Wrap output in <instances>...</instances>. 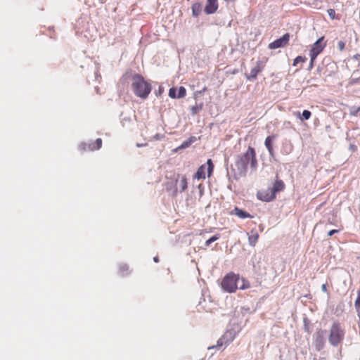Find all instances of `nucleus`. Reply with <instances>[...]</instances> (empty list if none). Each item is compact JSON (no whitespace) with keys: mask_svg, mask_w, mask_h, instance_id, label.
<instances>
[{"mask_svg":"<svg viewBox=\"0 0 360 360\" xmlns=\"http://www.w3.org/2000/svg\"><path fill=\"white\" fill-rule=\"evenodd\" d=\"M249 165L252 169H256L257 167L255 150L251 146L248 147L245 153L238 155L236 160L235 166L240 176H245L246 175Z\"/></svg>","mask_w":360,"mask_h":360,"instance_id":"nucleus-1","label":"nucleus"},{"mask_svg":"<svg viewBox=\"0 0 360 360\" xmlns=\"http://www.w3.org/2000/svg\"><path fill=\"white\" fill-rule=\"evenodd\" d=\"M131 89L134 94L141 98H146L151 91V85L141 75L132 77Z\"/></svg>","mask_w":360,"mask_h":360,"instance_id":"nucleus-2","label":"nucleus"},{"mask_svg":"<svg viewBox=\"0 0 360 360\" xmlns=\"http://www.w3.org/2000/svg\"><path fill=\"white\" fill-rule=\"evenodd\" d=\"M345 335L342 325L338 321H335L330 328L328 341L332 346L338 347L343 342Z\"/></svg>","mask_w":360,"mask_h":360,"instance_id":"nucleus-3","label":"nucleus"},{"mask_svg":"<svg viewBox=\"0 0 360 360\" xmlns=\"http://www.w3.org/2000/svg\"><path fill=\"white\" fill-rule=\"evenodd\" d=\"M240 279L238 274L230 272L224 277L221 288L228 292H234L238 289L237 283Z\"/></svg>","mask_w":360,"mask_h":360,"instance_id":"nucleus-4","label":"nucleus"},{"mask_svg":"<svg viewBox=\"0 0 360 360\" xmlns=\"http://www.w3.org/2000/svg\"><path fill=\"white\" fill-rule=\"evenodd\" d=\"M267 60L268 58H266L257 60L255 62L254 67L251 68L250 73L245 74V78L250 81L256 79L258 75L264 70Z\"/></svg>","mask_w":360,"mask_h":360,"instance_id":"nucleus-5","label":"nucleus"},{"mask_svg":"<svg viewBox=\"0 0 360 360\" xmlns=\"http://www.w3.org/2000/svg\"><path fill=\"white\" fill-rule=\"evenodd\" d=\"M327 45V41L325 40V37H320L318 40H316L311 46L309 50V56L314 58H316V57L323 51L325 47Z\"/></svg>","mask_w":360,"mask_h":360,"instance_id":"nucleus-6","label":"nucleus"},{"mask_svg":"<svg viewBox=\"0 0 360 360\" xmlns=\"http://www.w3.org/2000/svg\"><path fill=\"white\" fill-rule=\"evenodd\" d=\"M206 169L207 170V176H210L213 172V169H214V165H213L211 159H209L207 161V167L205 165H202L198 169V170L193 177L197 179H205L206 177V175H205Z\"/></svg>","mask_w":360,"mask_h":360,"instance_id":"nucleus-7","label":"nucleus"},{"mask_svg":"<svg viewBox=\"0 0 360 360\" xmlns=\"http://www.w3.org/2000/svg\"><path fill=\"white\" fill-rule=\"evenodd\" d=\"M325 330L319 328L316 330L314 336L313 345L317 351H321L325 345Z\"/></svg>","mask_w":360,"mask_h":360,"instance_id":"nucleus-8","label":"nucleus"},{"mask_svg":"<svg viewBox=\"0 0 360 360\" xmlns=\"http://www.w3.org/2000/svg\"><path fill=\"white\" fill-rule=\"evenodd\" d=\"M290 34L288 33L285 34L281 38L274 41L269 44V49H276L278 48L284 47L289 43Z\"/></svg>","mask_w":360,"mask_h":360,"instance_id":"nucleus-9","label":"nucleus"},{"mask_svg":"<svg viewBox=\"0 0 360 360\" xmlns=\"http://www.w3.org/2000/svg\"><path fill=\"white\" fill-rule=\"evenodd\" d=\"M257 197L258 199L262 201L270 202L276 198V195L272 192L271 188H268L265 191H258L257 193Z\"/></svg>","mask_w":360,"mask_h":360,"instance_id":"nucleus-10","label":"nucleus"},{"mask_svg":"<svg viewBox=\"0 0 360 360\" xmlns=\"http://www.w3.org/2000/svg\"><path fill=\"white\" fill-rule=\"evenodd\" d=\"M233 340V337H229L226 333L223 335L217 342V345L212 347H209L208 349L213 348H220L223 346H228Z\"/></svg>","mask_w":360,"mask_h":360,"instance_id":"nucleus-11","label":"nucleus"},{"mask_svg":"<svg viewBox=\"0 0 360 360\" xmlns=\"http://www.w3.org/2000/svg\"><path fill=\"white\" fill-rule=\"evenodd\" d=\"M218 0H207L205 7V12L206 14H213L218 9Z\"/></svg>","mask_w":360,"mask_h":360,"instance_id":"nucleus-12","label":"nucleus"},{"mask_svg":"<svg viewBox=\"0 0 360 360\" xmlns=\"http://www.w3.org/2000/svg\"><path fill=\"white\" fill-rule=\"evenodd\" d=\"M276 137V134H272L271 136H267L264 141V145L271 156H273L274 153L273 143Z\"/></svg>","mask_w":360,"mask_h":360,"instance_id":"nucleus-13","label":"nucleus"},{"mask_svg":"<svg viewBox=\"0 0 360 360\" xmlns=\"http://www.w3.org/2000/svg\"><path fill=\"white\" fill-rule=\"evenodd\" d=\"M259 238V235L257 231V229H253L248 233V243L250 246L255 247L258 241Z\"/></svg>","mask_w":360,"mask_h":360,"instance_id":"nucleus-14","label":"nucleus"},{"mask_svg":"<svg viewBox=\"0 0 360 360\" xmlns=\"http://www.w3.org/2000/svg\"><path fill=\"white\" fill-rule=\"evenodd\" d=\"M231 214L236 215L238 217H239L240 219L252 218L253 217V216H252L250 213L238 208V207H236L231 211Z\"/></svg>","mask_w":360,"mask_h":360,"instance_id":"nucleus-15","label":"nucleus"},{"mask_svg":"<svg viewBox=\"0 0 360 360\" xmlns=\"http://www.w3.org/2000/svg\"><path fill=\"white\" fill-rule=\"evenodd\" d=\"M285 188L284 182L281 179H277L273 184V187L270 188L276 195V193L283 191Z\"/></svg>","mask_w":360,"mask_h":360,"instance_id":"nucleus-16","label":"nucleus"},{"mask_svg":"<svg viewBox=\"0 0 360 360\" xmlns=\"http://www.w3.org/2000/svg\"><path fill=\"white\" fill-rule=\"evenodd\" d=\"M192 14L194 17H198L200 15L202 11V5L199 2H195L192 5Z\"/></svg>","mask_w":360,"mask_h":360,"instance_id":"nucleus-17","label":"nucleus"},{"mask_svg":"<svg viewBox=\"0 0 360 360\" xmlns=\"http://www.w3.org/2000/svg\"><path fill=\"white\" fill-rule=\"evenodd\" d=\"M293 149V146L290 142H285L283 143L281 152L284 155L290 154Z\"/></svg>","mask_w":360,"mask_h":360,"instance_id":"nucleus-18","label":"nucleus"},{"mask_svg":"<svg viewBox=\"0 0 360 360\" xmlns=\"http://www.w3.org/2000/svg\"><path fill=\"white\" fill-rule=\"evenodd\" d=\"M295 115H296L297 117L301 120H308L311 116V112L309 110H304L302 115L300 112H295Z\"/></svg>","mask_w":360,"mask_h":360,"instance_id":"nucleus-19","label":"nucleus"},{"mask_svg":"<svg viewBox=\"0 0 360 360\" xmlns=\"http://www.w3.org/2000/svg\"><path fill=\"white\" fill-rule=\"evenodd\" d=\"M81 148L84 150H85L86 149H88L89 150H91V151L98 150L94 142H91L89 143H83L81 145Z\"/></svg>","mask_w":360,"mask_h":360,"instance_id":"nucleus-20","label":"nucleus"},{"mask_svg":"<svg viewBox=\"0 0 360 360\" xmlns=\"http://www.w3.org/2000/svg\"><path fill=\"white\" fill-rule=\"evenodd\" d=\"M129 272V266L127 264L120 265L119 267V274L122 276L127 275Z\"/></svg>","mask_w":360,"mask_h":360,"instance_id":"nucleus-21","label":"nucleus"},{"mask_svg":"<svg viewBox=\"0 0 360 360\" xmlns=\"http://www.w3.org/2000/svg\"><path fill=\"white\" fill-rule=\"evenodd\" d=\"M188 182L187 179L185 176H183L179 181V186L181 188V192L184 191L187 188Z\"/></svg>","mask_w":360,"mask_h":360,"instance_id":"nucleus-22","label":"nucleus"},{"mask_svg":"<svg viewBox=\"0 0 360 360\" xmlns=\"http://www.w3.org/2000/svg\"><path fill=\"white\" fill-rule=\"evenodd\" d=\"M196 140V138L195 136H191L188 140L185 141L182 143L181 148H188L189 146H191V143L195 142Z\"/></svg>","mask_w":360,"mask_h":360,"instance_id":"nucleus-23","label":"nucleus"},{"mask_svg":"<svg viewBox=\"0 0 360 360\" xmlns=\"http://www.w3.org/2000/svg\"><path fill=\"white\" fill-rule=\"evenodd\" d=\"M220 238V234H215L214 236H212L210 238L207 240L205 241V246L209 247L212 243L217 240Z\"/></svg>","mask_w":360,"mask_h":360,"instance_id":"nucleus-24","label":"nucleus"},{"mask_svg":"<svg viewBox=\"0 0 360 360\" xmlns=\"http://www.w3.org/2000/svg\"><path fill=\"white\" fill-rule=\"evenodd\" d=\"M186 90L185 87L180 86L178 89V94H177L178 98H184L186 96Z\"/></svg>","mask_w":360,"mask_h":360,"instance_id":"nucleus-25","label":"nucleus"},{"mask_svg":"<svg viewBox=\"0 0 360 360\" xmlns=\"http://www.w3.org/2000/svg\"><path fill=\"white\" fill-rule=\"evenodd\" d=\"M306 60H307V58L305 57L299 56L294 59L292 65L294 66H296L299 63H304V62H306Z\"/></svg>","mask_w":360,"mask_h":360,"instance_id":"nucleus-26","label":"nucleus"},{"mask_svg":"<svg viewBox=\"0 0 360 360\" xmlns=\"http://www.w3.org/2000/svg\"><path fill=\"white\" fill-rule=\"evenodd\" d=\"M176 91L177 89L176 88H170L169 90V96L172 98H178Z\"/></svg>","mask_w":360,"mask_h":360,"instance_id":"nucleus-27","label":"nucleus"},{"mask_svg":"<svg viewBox=\"0 0 360 360\" xmlns=\"http://www.w3.org/2000/svg\"><path fill=\"white\" fill-rule=\"evenodd\" d=\"M241 281L243 282V284L239 287L240 289L244 290L250 287L249 283L247 281H245L243 278H241Z\"/></svg>","mask_w":360,"mask_h":360,"instance_id":"nucleus-28","label":"nucleus"},{"mask_svg":"<svg viewBox=\"0 0 360 360\" xmlns=\"http://www.w3.org/2000/svg\"><path fill=\"white\" fill-rule=\"evenodd\" d=\"M338 49L340 51H342L345 49V42L343 41H339L338 42Z\"/></svg>","mask_w":360,"mask_h":360,"instance_id":"nucleus-29","label":"nucleus"},{"mask_svg":"<svg viewBox=\"0 0 360 360\" xmlns=\"http://www.w3.org/2000/svg\"><path fill=\"white\" fill-rule=\"evenodd\" d=\"M202 107L200 106H192L191 108V112L193 115H195L197 114L200 110H201Z\"/></svg>","mask_w":360,"mask_h":360,"instance_id":"nucleus-30","label":"nucleus"},{"mask_svg":"<svg viewBox=\"0 0 360 360\" xmlns=\"http://www.w3.org/2000/svg\"><path fill=\"white\" fill-rule=\"evenodd\" d=\"M328 12V14L329 15V17L331 18V19H335V11L334 9H332V8H330L327 11Z\"/></svg>","mask_w":360,"mask_h":360,"instance_id":"nucleus-31","label":"nucleus"},{"mask_svg":"<svg viewBox=\"0 0 360 360\" xmlns=\"http://www.w3.org/2000/svg\"><path fill=\"white\" fill-rule=\"evenodd\" d=\"M354 305L357 311L360 310V293L359 294L358 297L355 301Z\"/></svg>","mask_w":360,"mask_h":360,"instance_id":"nucleus-32","label":"nucleus"},{"mask_svg":"<svg viewBox=\"0 0 360 360\" xmlns=\"http://www.w3.org/2000/svg\"><path fill=\"white\" fill-rule=\"evenodd\" d=\"M98 150L102 146V139L101 138H98L94 142Z\"/></svg>","mask_w":360,"mask_h":360,"instance_id":"nucleus-33","label":"nucleus"},{"mask_svg":"<svg viewBox=\"0 0 360 360\" xmlns=\"http://www.w3.org/2000/svg\"><path fill=\"white\" fill-rule=\"evenodd\" d=\"M359 111H360V107L356 108V109H354L353 110H352L350 112V114L352 115H356Z\"/></svg>","mask_w":360,"mask_h":360,"instance_id":"nucleus-34","label":"nucleus"},{"mask_svg":"<svg viewBox=\"0 0 360 360\" xmlns=\"http://www.w3.org/2000/svg\"><path fill=\"white\" fill-rule=\"evenodd\" d=\"M338 230L333 229V230H330V231L328 232V235L329 236H333V234H335V233H338Z\"/></svg>","mask_w":360,"mask_h":360,"instance_id":"nucleus-35","label":"nucleus"},{"mask_svg":"<svg viewBox=\"0 0 360 360\" xmlns=\"http://www.w3.org/2000/svg\"><path fill=\"white\" fill-rule=\"evenodd\" d=\"M207 91V87L205 86L202 90L197 91V94H202Z\"/></svg>","mask_w":360,"mask_h":360,"instance_id":"nucleus-36","label":"nucleus"},{"mask_svg":"<svg viewBox=\"0 0 360 360\" xmlns=\"http://www.w3.org/2000/svg\"><path fill=\"white\" fill-rule=\"evenodd\" d=\"M321 289L323 291L326 292L327 291V285L326 284H323L321 286Z\"/></svg>","mask_w":360,"mask_h":360,"instance_id":"nucleus-37","label":"nucleus"},{"mask_svg":"<svg viewBox=\"0 0 360 360\" xmlns=\"http://www.w3.org/2000/svg\"><path fill=\"white\" fill-rule=\"evenodd\" d=\"M315 60H316V58H314V59L312 60V58H310V67H311V68H312V67H313V65H314V63Z\"/></svg>","mask_w":360,"mask_h":360,"instance_id":"nucleus-38","label":"nucleus"},{"mask_svg":"<svg viewBox=\"0 0 360 360\" xmlns=\"http://www.w3.org/2000/svg\"><path fill=\"white\" fill-rule=\"evenodd\" d=\"M359 81H360V77L359 79H353L352 82H351V84H354L355 83H357Z\"/></svg>","mask_w":360,"mask_h":360,"instance_id":"nucleus-39","label":"nucleus"},{"mask_svg":"<svg viewBox=\"0 0 360 360\" xmlns=\"http://www.w3.org/2000/svg\"><path fill=\"white\" fill-rule=\"evenodd\" d=\"M153 260H154V262H159V258H158V256L155 257L153 258Z\"/></svg>","mask_w":360,"mask_h":360,"instance_id":"nucleus-40","label":"nucleus"},{"mask_svg":"<svg viewBox=\"0 0 360 360\" xmlns=\"http://www.w3.org/2000/svg\"><path fill=\"white\" fill-rule=\"evenodd\" d=\"M305 330H306L308 333H309V327L306 326V327H305Z\"/></svg>","mask_w":360,"mask_h":360,"instance_id":"nucleus-41","label":"nucleus"}]
</instances>
